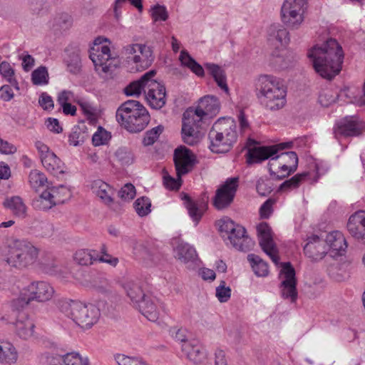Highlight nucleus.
<instances>
[{
  "instance_id": "5fc2aeb1",
  "label": "nucleus",
  "mask_w": 365,
  "mask_h": 365,
  "mask_svg": "<svg viewBox=\"0 0 365 365\" xmlns=\"http://www.w3.org/2000/svg\"><path fill=\"white\" fill-rule=\"evenodd\" d=\"M110 138V133L100 127L93 134L92 141L95 146H99L106 144Z\"/></svg>"
},
{
  "instance_id": "c9c22d12",
  "label": "nucleus",
  "mask_w": 365,
  "mask_h": 365,
  "mask_svg": "<svg viewBox=\"0 0 365 365\" xmlns=\"http://www.w3.org/2000/svg\"><path fill=\"white\" fill-rule=\"evenodd\" d=\"M270 64L279 68L288 67L293 61V57L286 50L274 51L270 56Z\"/></svg>"
},
{
  "instance_id": "37998d69",
  "label": "nucleus",
  "mask_w": 365,
  "mask_h": 365,
  "mask_svg": "<svg viewBox=\"0 0 365 365\" xmlns=\"http://www.w3.org/2000/svg\"><path fill=\"white\" fill-rule=\"evenodd\" d=\"M179 59L183 66L189 68L197 76H202L204 75L203 68L185 51H181Z\"/></svg>"
},
{
  "instance_id": "f704fd0d",
  "label": "nucleus",
  "mask_w": 365,
  "mask_h": 365,
  "mask_svg": "<svg viewBox=\"0 0 365 365\" xmlns=\"http://www.w3.org/2000/svg\"><path fill=\"white\" fill-rule=\"evenodd\" d=\"M205 66L209 73L213 77L217 86L226 93H229L225 71L216 64L205 63Z\"/></svg>"
},
{
  "instance_id": "69168bd1",
  "label": "nucleus",
  "mask_w": 365,
  "mask_h": 365,
  "mask_svg": "<svg viewBox=\"0 0 365 365\" xmlns=\"http://www.w3.org/2000/svg\"><path fill=\"white\" fill-rule=\"evenodd\" d=\"M274 200L272 199L267 200L259 209V215L261 218H269L273 212V205Z\"/></svg>"
},
{
  "instance_id": "79ce46f5",
  "label": "nucleus",
  "mask_w": 365,
  "mask_h": 365,
  "mask_svg": "<svg viewBox=\"0 0 365 365\" xmlns=\"http://www.w3.org/2000/svg\"><path fill=\"white\" fill-rule=\"evenodd\" d=\"M75 261L81 265H90L97 261V253L91 250H79L74 255Z\"/></svg>"
},
{
  "instance_id": "58836bf2",
  "label": "nucleus",
  "mask_w": 365,
  "mask_h": 365,
  "mask_svg": "<svg viewBox=\"0 0 365 365\" xmlns=\"http://www.w3.org/2000/svg\"><path fill=\"white\" fill-rule=\"evenodd\" d=\"M185 205L188 211L189 215L192 220L197 224L205 211V205H203L202 203H199L198 202L192 200L187 195L185 196Z\"/></svg>"
},
{
  "instance_id": "a19ab883",
  "label": "nucleus",
  "mask_w": 365,
  "mask_h": 365,
  "mask_svg": "<svg viewBox=\"0 0 365 365\" xmlns=\"http://www.w3.org/2000/svg\"><path fill=\"white\" fill-rule=\"evenodd\" d=\"M29 182L31 187L38 192L44 188L48 183L47 178L38 170H31L29 175Z\"/></svg>"
},
{
  "instance_id": "f257e3e1",
  "label": "nucleus",
  "mask_w": 365,
  "mask_h": 365,
  "mask_svg": "<svg viewBox=\"0 0 365 365\" xmlns=\"http://www.w3.org/2000/svg\"><path fill=\"white\" fill-rule=\"evenodd\" d=\"M291 146L292 143H285L255 147L248 152L247 162L258 163L269 158L268 166L270 175L277 179L284 178L295 172L298 165V157L294 152L279 153L281 150Z\"/></svg>"
},
{
  "instance_id": "2f4dec72",
  "label": "nucleus",
  "mask_w": 365,
  "mask_h": 365,
  "mask_svg": "<svg viewBox=\"0 0 365 365\" xmlns=\"http://www.w3.org/2000/svg\"><path fill=\"white\" fill-rule=\"evenodd\" d=\"M18 360L15 346L9 341H0V363L14 364Z\"/></svg>"
},
{
  "instance_id": "a878e982",
  "label": "nucleus",
  "mask_w": 365,
  "mask_h": 365,
  "mask_svg": "<svg viewBox=\"0 0 365 365\" xmlns=\"http://www.w3.org/2000/svg\"><path fill=\"white\" fill-rule=\"evenodd\" d=\"M227 243L240 251L249 250L253 246L252 240L246 235L245 229L241 225L227 236Z\"/></svg>"
},
{
  "instance_id": "603ef678",
  "label": "nucleus",
  "mask_w": 365,
  "mask_h": 365,
  "mask_svg": "<svg viewBox=\"0 0 365 365\" xmlns=\"http://www.w3.org/2000/svg\"><path fill=\"white\" fill-rule=\"evenodd\" d=\"M115 360L118 365H148L141 359L130 357L121 354L115 355Z\"/></svg>"
},
{
  "instance_id": "4be33fe9",
  "label": "nucleus",
  "mask_w": 365,
  "mask_h": 365,
  "mask_svg": "<svg viewBox=\"0 0 365 365\" xmlns=\"http://www.w3.org/2000/svg\"><path fill=\"white\" fill-rule=\"evenodd\" d=\"M182 351L185 357L194 365H205L207 361V353L198 344L191 341L181 339Z\"/></svg>"
},
{
  "instance_id": "ddd939ff",
  "label": "nucleus",
  "mask_w": 365,
  "mask_h": 365,
  "mask_svg": "<svg viewBox=\"0 0 365 365\" xmlns=\"http://www.w3.org/2000/svg\"><path fill=\"white\" fill-rule=\"evenodd\" d=\"M279 277L281 280L279 287L282 297L291 302H294L298 296L296 288L297 279L295 277V270L289 262L281 264Z\"/></svg>"
},
{
  "instance_id": "f3484780",
  "label": "nucleus",
  "mask_w": 365,
  "mask_h": 365,
  "mask_svg": "<svg viewBox=\"0 0 365 365\" xmlns=\"http://www.w3.org/2000/svg\"><path fill=\"white\" fill-rule=\"evenodd\" d=\"M36 147L40 154L41 163L47 171L53 175L64 173L63 163L46 145L38 141L36 143Z\"/></svg>"
},
{
  "instance_id": "5701e85b",
  "label": "nucleus",
  "mask_w": 365,
  "mask_h": 365,
  "mask_svg": "<svg viewBox=\"0 0 365 365\" xmlns=\"http://www.w3.org/2000/svg\"><path fill=\"white\" fill-rule=\"evenodd\" d=\"M44 363L46 365H90L87 358H83L75 352L64 355H47Z\"/></svg>"
},
{
  "instance_id": "a18cd8bd",
  "label": "nucleus",
  "mask_w": 365,
  "mask_h": 365,
  "mask_svg": "<svg viewBox=\"0 0 365 365\" xmlns=\"http://www.w3.org/2000/svg\"><path fill=\"white\" fill-rule=\"evenodd\" d=\"M50 189L56 205L64 203L71 197V190L64 185L51 187Z\"/></svg>"
},
{
  "instance_id": "412c9836",
  "label": "nucleus",
  "mask_w": 365,
  "mask_h": 365,
  "mask_svg": "<svg viewBox=\"0 0 365 365\" xmlns=\"http://www.w3.org/2000/svg\"><path fill=\"white\" fill-rule=\"evenodd\" d=\"M305 255L313 260H319L329 254L325 237L312 235L304 247Z\"/></svg>"
},
{
  "instance_id": "e2e57ef3",
  "label": "nucleus",
  "mask_w": 365,
  "mask_h": 365,
  "mask_svg": "<svg viewBox=\"0 0 365 365\" xmlns=\"http://www.w3.org/2000/svg\"><path fill=\"white\" fill-rule=\"evenodd\" d=\"M257 191L261 195H267L272 191V184L267 178H261L257 183Z\"/></svg>"
},
{
  "instance_id": "4d7b16f0",
  "label": "nucleus",
  "mask_w": 365,
  "mask_h": 365,
  "mask_svg": "<svg viewBox=\"0 0 365 365\" xmlns=\"http://www.w3.org/2000/svg\"><path fill=\"white\" fill-rule=\"evenodd\" d=\"M219 230L222 233H225L227 236L237 229V227H240V225H236L230 218H223L218 222Z\"/></svg>"
},
{
  "instance_id": "864d4df0",
  "label": "nucleus",
  "mask_w": 365,
  "mask_h": 365,
  "mask_svg": "<svg viewBox=\"0 0 365 365\" xmlns=\"http://www.w3.org/2000/svg\"><path fill=\"white\" fill-rule=\"evenodd\" d=\"M336 96V93L330 90H324L319 94V103L324 107H328L335 102Z\"/></svg>"
},
{
  "instance_id": "13d9d810",
  "label": "nucleus",
  "mask_w": 365,
  "mask_h": 365,
  "mask_svg": "<svg viewBox=\"0 0 365 365\" xmlns=\"http://www.w3.org/2000/svg\"><path fill=\"white\" fill-rule=\"evenodd\" d=\"M115 156L124 165L131 164L134 159L132 152L126 148H118L115 152Z\"/></svg>"
},
{
  "instance_id": "6e6d98bb",
  "label": "nucleus",
  "mask_w": 365,
  "mask_h": 365,
  "mask_svg": "<svg viewBox=\"0 0 365 365\" xmlns=\"http://www.w3.org/2000/svg\"><path fill=\"white\" fill-rule=\"evenodd\" d=\"M307 176L306 173L297 174L280 185V190H287L297 187L302 180Z\"/></svg>"
},
{
  "instance_id": "49530a36",
  "label": "nucleus",
  "mask_w": 365,
  "mask_h": 365,
  "mask_svg": "<svg viewBox=\"0 0 365 365\" xmlns=\"http://www.w3.org/2000/svg\"><path fill=\"white\" fill-rule=\"evenodd\" d=\"M48 73L45 66H40L31 73L32 83L36 86L46 85L48 83Z\"/></svg>"
},
{
  "instance_id": "052dcab7",
  "label": "nucleus",
  "mask_w": 365,
  "mask_h": 365,
  "mask_svg": "<svg viewBox=\"0 0 365 365\" xmlns=\"http://www.w3.org/2000/svg\"><path fill=\"white\" fill-rule=\"evenodd\" d=\"M136 195L135 187L130 184H125L119 191L118 195L125 202L133 200Z\"/></svg>"
},
{
  "instance_id": "338daca9",
  "label": "nucleus",
  "mask_w": 365,
  "mask_h": 365,
  "mask_svg": "<svg viewBox=\"0 0 365 365\" xmlns=\"http://www.w3.org/2000/svg\"><path fill=\"white\" fill-rule=\"evenodd\" d=\"M178 178L175 179L168 175H164L163 183L165 186L170 190H178L181 185V178L177 175Z\"/></svg>"
},
{
  "instance_id": "9b49d317",
  "label": "nucleus",
  "mask_w": 365,
  "mask_h": 365,
  "mask_svg": "<svg viewBox=\"0 0 365 365\" xmlns=\"http://www.w3.org/2000/svg\"><path fill=\"white\" fill-rule=\"evenodd\" d=\"M307 0H284L281 16L283 23L291 29H298L304 21Z\"/></svg>"
},
{
  "instance_id": "9d476101",
  "label": "nucleus",
  "mask_w": 365,
  "mask_h": 365,
  "mask_svg": "<svg viewBox=\"0 0 365 365\" xmlns=\"http://www.w3.org/2000/svg\"><path fill=\"white\" fill-rule=\"evenodd\" d=\"M53 288L45 282H34L24 287L19 295L12 300V305L16 309L23 308L31 302L49 301L53 296Z\"/></svg>"
},
{
  "instance_id": "39448f33",
  "label": "nucleus",
  "mask_w": 365,
  "mask_h": 365,
  "mask_svg": "<svg viewBox=\"0 0 365 365\" xmlns=\"http://www.w3.org/2000/svg\"><path fill=\"white\" fill-rule=\"evenodd\" d=\"M116 119L128 131L137 133L147 126L150 116L146 108L139 101L130 100L118 108Z\"/></svg>"
},
{
  "instance_id": "3c124183",
  "label": "nucleus",
  "mask_w": 365,
  "mask_h": 365,
  "mask_svg": "<svg viewBox=\"0 0 365 365\" xmlns=\"http://www.w3.org/2000/svg\"><path fill=\"white\" fill-rule=\"evenodd\" d=\"M163 130L164 128L163 125H158L157 127L148 130L144 137L143 143L145 145H153L158 139Z\"/></svg>"
},
{
  "instance_id": "8fccbe9b",
  "label": "nucleus",
  "mask_w": 365,
  "mask_h": 365,
  "mask_svg": "<svg viewBox=\"0 0 365 365\" xmlns=\"http://www.w3.org/2000/svg\"><path fill=\"white\" fill-rule=\"evenodd\" d=\"M150 15L154 21H165L168 19V13L165 6L159 4L151 8Z\"/></svg>"
},
{
  "instance_id": "c756f323",
  "label": "nucleus",
  "mask_w": 365,
  "mask_h": 365,
  "mask_svg": "<svg viewBox=\"0 0 365 365\" xmlns=\"http://www.w3.org/2000/svg\"><path fill=\"white\" fill-rule=\"evenodd\" d=\"M220 108L218 99L212 96L202 98L195 109L203 118L206 115H215Z\"/></svg>"
},
{
  "instance_id": "c03bdc74",
  "label": "nucleus",
  "mask_w": 365,
  "mask_h": 365,
  "mask_svg": "<svg viewBox=\"0 0 365 365\" xmlns=\"http://www.w3.org/2000/svg\"><path fill=\"white\" fill-rule=\"evenodd\" d=\"M161 256L154 250L144 248L140 253V259L145 267H153L161 261Z\"/></svg>"
},
{
  "instance_id": "7ed1b4c3",
  "label": "nucleus",
  "mask_w": 365,
  "mask_h": 365,
  "mask_svg": "<svg viewBox=\"0 0 365 365\" xmlns=\"http://www.w3.org/2000/svg\"><path fill=\"white\" fill-rule=\"evenodd\" d=\"M255 85L258 97L268 109L277 110L285 106L287 90L279 78L272 75H260Z\"/></svg>"
},
{
  "instance_id": "0e129e2a",
  "label": "nucleus",
  "mask_w": 365,
  "mask_h": 365,
  "mask_svg": "<svg viewBox=\"0 0 365 365\" xmlns=\"http://www.w3.org/2000/svg\"><path fill=\"white\" fill-rule=\"evenodd\" d=\"M56 101L59 106L65 103H73L75 101V96L72 91L63 90L58 93Z\"/></svg>"
},
{
  "instance_id": "393cba45",
  "label": "nucleus",
  "mask_w": 365,
  "mask_h": 365,
  "mask_svg": "<svg viewBox=\"0 0 365 365\" xmlns=\"http://www.w3.org/2000/svg\"><path fill=\"white\" fill-rule=\"evenodd\" d=\"M161 307L162 303L157 298L149 295L144 297L138 305L142 314L149 321L154 322L159 319Z\"/></svg>"
},
{
  "instance_id": "e433bc0d",
  "label": "nucleus",
  "mask_w": 365,
  "mask_h": 365,
  "mask_svg": "<svg viewBox=\"0 0 365 365\" xmlns=\"http://www.w3.org/2000/svg\"><path fill=\"white\" fill-rule=\"evenodd\" d=\"M3 205L5 207L10 209L16 216L24 217L26 215L27 207L23 200L19 196L6 198Z\"/></svg>"
},
{
  "instance_id": "f03ea898",
  "label": "nucleus",
  "mask_w": 365,
  "mask_h": 365,
  "mask_svg": "<svg viewBox=\"0 0 365 365\" xmlns=\"http://www.w3.org/2000/svg\"><path fill=\"white\" fill-rule=\"evenodd\" d=\"M315 71L324 78L331 79L341 69L344 53L341 46L334 38L316 45L308 53Z\"/></svg>"
},
{
  "instance_id": "ea45409f",
  "label": "nucleus",
  "mask_w": 365,
  "mask_h": 365,
  "mask_svg": "<svg viewBox=\"0 0 365 365\" xmlns=\"http://www.w3.org/2000/svg\"><path fill=\"white\" fill-rule=\"evenodd\" d=\"M247 259L250 262L252 270L257 276L266 277L268 275V265L259 257L251 254L247 256Z\"/></svg>"
},
{
  "instance_id": "6ab92c4d",
  "label": "nucleus",
  "mask_w": 365,
  "mask_h": 365,
  "mask_svg": "<svg viewBox=\"0 0 365 365\" xmlns=\"http://www.w3.org/2000/svg\"><path fill=\"white\" fill-rule=\"evenodd\" d=\"M145 98L149 105L155 108H163L166 102L165 88L160 82L152 78L147 83Z\"/></svg>"
},
{
  "instance_id": "09e8293b",
  "label": "nucleus",
  "mask_w": 365,
  "mask_h": 365,
  "mask_svg": "<svg viewBox=\"0 0 365 365\" xmlns=\"http://www.w3.org/2000/svg\"><path fill=\"white\" fill-rule=\"evenodd\" d=\"M128 2L136 7L140 11L143 9L141 0H115L113 6L114 16L116 20L120 17V9L124 6Z\"/></svg>"
},
{
  "instance_id": "de8ad7c7",
  "label": "nucleus",
  "mask_w": 365,
  "mask_h": 365,
  "mask_svg": "<svg viewBox=\"0 0 365 365\" xmlns=\"http://www.w3.org/2000/svg\"><path fill=\"white\" fill-rule=\"evenodd\" d=\"M150 200L145 197H142L136 200L134 202V207L139 216L143 217L148 215L151 210Z\"/></svg>"
},
{
  "instance_id": "680f3d73",
  "label": "nucleus",
  "mask_w": 365,
  "mask_h": 365,
  "mask_svg": "<svg viewBox=\"0 0 365 365\" xmlns=\"http://www.w3.org/2000/svg\"><path fill=\"white\" fill-rule=\"evenodd\" d=\"M216 297L220 302H226L231 296V289L229 287L225 286V282L222 281L216 288Z\"/></svg>"
},
{
  "instance_id": "bf43d9fd",
  "label": "nucleus",
  "mask_w": 365,
  "mask_h": 365,
  "mask_svg": "<svg viewBox=\"0 0 365 365\" xmlns=\"http://www.w3.org/2000/svg\"><path fill=\"white\" fill-rule=\"evenodd\" d=\"M0 73L11 84H17L16 81L14 78V71L11 66L7 62H2L0 64Z\"/></svg>"
},
{
  "instance_id": "774afa93",
  "label": "nucleus",
  "mask_w": 365,
  "mask_h": 365,
  "mask_svg": "<svg viewBox=\"0 0 365 365\" xmlns=\"http://www.w3.org/2000/svg\"><path fill=\"white\" fill-rule=\"evenodd\" d=\"M38 235L41 237L48 238L53 235L55 228L51 223H41L38 227Z\"/></svg>"
},
{
  "instance_id": "4c0bfd02",
  "label": "nucleus",
  "mask_w": 365,
  "mask_h": 365,
  "mask_svg": "<svg viewBox=\"0 0 365 365\" xmlns=\"http://www.w3.org/2000/svg\"><path fill=\"white\" fill-rule=\"evenodd\" d=\"M123 287L133 302L138 305L140 301L148 295L143 294L140 286L133 280H126L123 284Z\"/></svg>"
},
{
  "instance_id": "1a4fd4ad",
  "label": "nucleus",
  "mask_w": 365,
  "mask_h": 365,
  "mask_svg": "<svg viewBox=\"0 0 365 365\" xmlns=\"http://www.w3.org/2000/svg\"><path fill=\"white\" fill-rule=\"evenodd\" d=\"M122 54L127 67L134 71L147 69L155 58L152 48L145 43L127 44L123 48Z\"/></svg>"
},
{
  "instance_id": "7c9ffc66",
  "label": "nucleus",
  "mask_w": 365,
  "mask_h": 365,
  "mask_svg": "<svg viewBox=\"0 0 365 365\" xmlns=\"http://www.w3.org/2000/svg\"><path fill=\"white\" fill-rule=\"evenodd\" d=\"M155 74V71H150L145 73L140 80L131 83L125 88V93L127 96H139L142 91L145 93L147 90V83L151 81Z\"/></svg>"
},
{
  "instance_id": "473e14b6",
  "label": "nucleus",
  "mask_w": 365,
  "mask_h": 365,
  "mask_svg": "<svg viewBox=\"0 0 365 365\" xmlns=\"http://www.w3.org/2000/svg\"><path fill=\"white\" fill-rule=\"evenodd\" d=\"M269 41L273 45L284 46L289 41V33L286 29L273 25L269 29Z\"/></svg>"
},
{
  "instance_id": "72a5a7b5",
  "label": "nucleus",
  "mask_w": 365,
  "mask_h": 365,
  "mask_svg": "<svg viewBox=\"0 0 365 365\" xmlns=\"http://www.w3.org/2000/svg\"><path fill=\"white\" fill-rule=\"evenodd\" d=\"M33 207L38 210H48L56 206V202L50 187L43 190L36 199L33 200Z\"/></svg>"
},
{
  "instance_id": "aec40b11",
  "label": "nucleus",
  "mask_w": 365,
  "mask_h": 365,
  "mask_svg": "<svg viewBox=\"0 0 365 365\" xmlns=\"http://www.w3.org/2000/svg\"><path fill=\"white\" fill-rule=\"evenodd\" d=\"M175 257L187 269H192L198 264V256L195 249L186 242H180L174 248Z\"/></svg>"
},
{
  "instance_id": "c85d7f7f",
  "label": "nucleus",
  "mask_w": 365,
  "mask_h": 365,
  "mask_svg": "<svg viewBox=\"0 0 365 365\" xmlns=\"http://www.w3.org/2000/svg\"><path fill=\"white\" fill-rule=\"evenodd\" d=\"M34 321L27 316L19 317L15 323V332L23 340H30L36 336Z\"/></svg>"
},
{
  "instance_id": "cd10ccee",
  "label": "nucleus",
  "mask_w": 365,
  "mask_h": 365,
  "mask_svg": "<svg viewBox=\"0 0 365 365\" xmlns=\"http://www.w3.org/2000/svg\"><path fill=\"white\" fill-rule=\"evenodd\" d=\"M92 192L105 205L110 206L113 203L114 190L107 182L97 179L91 184Z\"/></svg>"
},
{
  "instance_id": "b1692460",
  "label": "nucleus",
  "mask_w": 365,
  "mask_h": 365,
  "mask_svg": "<svg viewBox=\"0 0 365 365\" xmlns=\"http://www.w3.org/2000/svg\"><path fill=\"white\" fill-rule=\"evenodd\" d=\"M326 244L329 255L335 257L342 255L347 247L343 234L339 231H334L326 235Z\"/></svg>"
},
{
  "instance_id": "f8f14e48",
  "label": "nucleus",
  "mask_w": 365,
  "mask_h": 365,
  "mask_svg": "<svg viewBox=\"0 0 365 365\" xmlns=\"http://www.w3.org/2000/svg\"><path fill=\"white\" fill-rule=\"evenodd\" d=\"M203 117L195 109L189 108L182 117V137L183 141L193 145L199 141L197 129Z\"/></svg>"
},
{
  "instance_id": "dca6fc26",
  "label": "nucleus",
  "mask_w": 365,
  "mask_h": 365,
  "mask_svg": "<svg viewBox=\"0 0 365 365\" xmlns=\"http://www.w3.org/2000/svg\"><path fill=\"white\" fill-rule=\"evenodd\" d=\"M259 243L262 250L277 264L279 261L278 251L272 239V232L267 222H261L257 226Z\"/></svg>"
},
{
  "instance_id": "2eb2a0df",
  "label": "nucleus",
  "mask_w": 365,
  "mask_h": 365,
  "mask_svg": "<svg viewBox=\"0 0 365 365\" xmlns=\"http://www.w3.org/2000/svg\"><path fill=\"white\" fill-rule=\"evenodd\" d=\"M365 130V122L356 116H346L336 123L334 133L336 138L339 136H358Z\"/></svg>"
},
{
  "instance_id": "a211bd4d",
  "label": "nucleus",
  "mask_w": 365,
  "mask_h": 365,
  "mask_svg": "<svg viewBox=\"0 0 365 365\" xmlns=\"http://www.w3.org/2000/svg\"><path fill=\"white\" fill-rule=\"evenodd\" d=\"M174 162L177 175L181 178L192 170L195 163V156L185 147H180L175 150Z\"/></svg>"
},
{
  "instance_id": "bb28decb",
  "label": "nucleus",
  "mask_w": 365,
  "mask_h": 365,
  "mask_svg": "<svg viewBox=\"0 0 365 365\" xmlns=\"http://www.w3.org/2000/svg\"><path fill=\"white\" fill-rule=\"evenodd\" d=\"M347 229L354 237L365 241V212L360 210L351 215L347 223Z\"/></svg>"
},
{
  "instance_id": "423d86ee",
  "label": "nucleus",
  "mask_w": 365,
  "mask_h": 365,
  "mask_svg": "<svg viewBox=\"0 0 365 365\" xmlns=\"http://www.w3.org/2000/svg\"><path fill=\"white\" fill-rule=\"evenodd\" d=\"M210 148L214 153L228 152L237 140L236 125L231 119H220L209 133Z\"/></svg>"
},
{
  "instance_id": "6e6552de",
  "label": "nucleus",
  "mask_w": 365,
  "mask_h": 365,
  "mask_svg": "<svg viewBox=\"0 0 365 365\" xmlns=\"http://www.w3.org/2000/svg\"><path fill=\"white\" fill-rule=\"evenodd\" d=\"M38 253V249L31 242L16 239L9 245L6 261L11 267L24 268L36 262Z\"/></svg>"
},
{
  "instance_id": "0eeeda50",
  "label": "nucleus",
  "mask_w": 365,
  "mask_h": 365,
  "mask_svg": "<svg viewBox=\"0 0 365 365\" xmlns=\"http://www.w3.org/2000/svg\"><path fill=\"white\" fill-rule=\"evenodd\" d=\"M109 44L110 41L108 38L98 37L95 39L90 51V58L96 71L106 80L113 78L115 68L113 63L115 58L112 56Z\"/></svg>"
},
{
  "instance_id": "20e7f679",
  "label": "nucleus",
  "mask_w": 365,
  "mask_h": 365,
  "mask_svg": "<svg viewBox=\"0 0 365 365\" xmlns=\"http://www.w3.org/2000/svg\"><path fill=\"white\" fill-rule=\"evenodd\" d=\"M58 308L82 330L91 329L99 320L100 309L93 304L80 301L63 300Z\"/></svg>"
},
{
  "instance_id": "4468645a",
  "label": "nucleus",
  "mask_w": 365,
  "mask_h": 365,
  "mask_svg": "<svg viewBox=\"0 0 365 365\" xmlns=\"http://www.w3.org/2000/svg\"><path fill=\"white\" fill-rule=\"evenodd\" d=\"M238 178H229L216 190L213 205L217 210L225 209L231 205L238 187Z\"/></svg>"
}]
</instances>
